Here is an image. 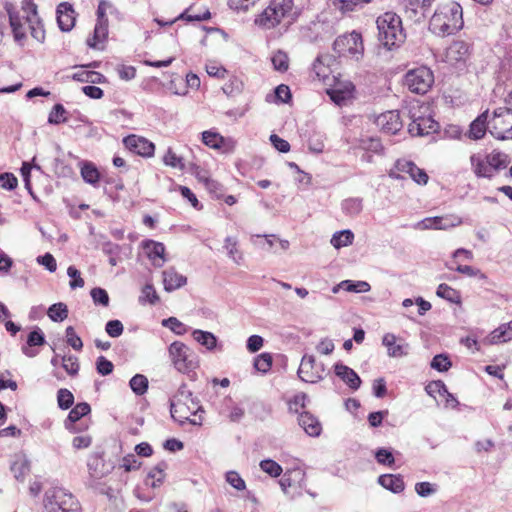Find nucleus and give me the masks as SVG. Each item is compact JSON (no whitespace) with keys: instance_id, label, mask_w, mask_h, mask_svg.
<instances>
[{"instance_id":"obj_1","label":"nucleus","mask_w":512,"mask_h":512,"mask_svg":"<svg viewBox=\"0 0 512 512\" xmlns=\"http://www.w3.org/2000/svg\"><path fill=\"white\" fill-rule=\"evenodd\" d=\"M4 9L16 42L22 44L26 39L28 30H30L31 36L38 42L44 41L45 30L37 12V5L33 0H23L20 9L14 4L6 2Z\"/></svg>"},{"instance_id":"obj_2","label":"nucleus","mask_w":512,"mask_h":512,"mask_svg":"<svg viewBox=\"0 0 512 512\" xmlns=\"http://www.w3.org/2000/svg\"><path fill=\"white\" fill-rule=\"evenodd\" d=\"M463 11L460 4L450 2L439 6L429 22L430 31L438 36L451 35L463 27Z\"/></svg>"},{"instance_id":"obj_3","label":"nucleus","mask_w":512,"mask_h":512,"mask_svg":"<svg viewBox=\"0 0 512 512\" xmlns=\"http://www.w3.org/2000/svg\"><path fill=\"white\" fill-rule=\"evenodd\" d=\"M198 411H202L201 406L193 398L192 392L187 389V386L182 384L170 401L172 418L180 424L189 422L192 425H201L202 418L200 416L198 419L191 418V416H196Z\"/></svg>"},{"instance_id":"obj_4","label":"nucleus","mask_w":512,"mask_h":512,"mask_svg":"<svg viewBox=\"0 0 512 512\" xmlns=\"http://www.w3.org/2000/svg\"><path fill=\"white\" fill-rule=\"evenodd\" d=\"M378 28V39L388 49L398 46L405 40L401 18L393 13L386 12L379 16L376 21Z\"/></svg>"},{"instance_id":"obj_5","label":"nucleus","mask_w":512,"mask_h":512,"mask_svg":"<svg viewBox=\"0 0 512 512\" xmlns=\"http://www.w3.org/2000/svg\"><path fill=\"white\" fill-rule=\"evenodd\" d=\"M408 114L411 120L408 132L412 136H425L438 131L439 124L430 115L428 105L413 103L409 106Z\"/></svg>"},{"instance_id":"obj_6","label":"nucleus","mask_w":512,"mask_h":512,"mask_svg":"<svg viewBox=\"0 0 512 512\" xmlns=\"http://www.w3.org/2000/svg\"><path fill=\"white\" fill-rule=\"evenodd\" d=\"M44 509L46 512H80L78 500L62 488H51L44 495Z\"/></svg>"},{"instance_id":"obj_7","label":"nucleus","mask_w":512,"mask_h":512,"mask_svg":"<svg viewBox=\"0 0 512 512\" xmlns=\"http://www.w3.org/2000/svg\"><path fill=\"white\" fill-rule=\"evenodd\" d=\"M168 354L173 367L180 373L188 374L199 366L198 355L183 342L171 343Z\"/></svg>"},{"instance_id":"obj_8","label":"nucleus","mask_w":512,"mask_h":512,"mask_svg":"<svg viewBox=\"0 0 512 512\" xmlns=\"http://www.w3.org/2000/svg\"><path fill=\"white\" fill-rule=\"evenodd\" d=\"M488 131L498 140L512 139V109L499 107L488 122Z\"/></svg>"},{"instance_id":"obj_9","label":"nucleus","mask_w":512,"mask_h":512,"mask_svg":"<svg viewBox=\"0 0 512 512\" xmlns=\"http://www.w3.org/2000/svg\"><path fill=\"white\" fill-rule=\"evenodd\" d=\"M433 83V72L426 66L409 70L404 78V84L411 92L416 94H425Z\"/></svg>"},{"instance_id":"obj_10","label":"nucleus","mask_w":512,"mask_h":512,"mask_svg":"<svg viewBox=\"0 0 512 512\" xmlns=\"http://www.w3.org/2000/svg\"><path fill=\"white\" fill-rule=\"evenodd\" d=\"M333 49L340 56H351L356 60L360 59L364 52L361 34L353 31L336 38Z\"/></svg>"},{"instance_id":"obj_11","label":"nucleus","mask_w":512,"mask_h":512,"mask_svg":"<svg viewBox=\"0 0 512 512\" xmlns=\"http://www.w3.org/2000/svg\"><path fill=\"white\" fill-rule=\"evenodd\" d=\"M325 367L322 363H317L313 355H304L302 357L298 376L307 383H316L324 378Z\"/></svg>"},{"instance_id":"obj_12","label":"nucleus","mask_w":512,"mask_h":512,"mask_svg":"<svg viewBox=\"0 0 512 512\" xmlns=\"http://www.w3.org/2000/svg\"><path fill=\"white\" fill-rule=\"evenodd\" d=\"M470 57V46L463 40L453 41L445 51L444 60L456 68L466 66Z\"/></svg>"},{"instance_id":"obj_13","label":"nucleus","mask_w":512,"mask_h":512,"mask_svg":"<svg viewBox=\"0 0 512 512\" xmlns=\"http://www.w3.org/2000/svg\"><path fill=\"white\" fill-rule=\"evenodd\" d=\"M462 223V220L454 215L447 216H436V217H427L421 221H419L415 228L419 230H428V229H436V230H447L456 226H459Z\"/></svg>"},{"instance_id":"obj_14","label":"nucleus","mask_w":512,"mask_h":512,"mask_svg":"<svg viewBox=\"0 0 512 512\" xmlns=\"http://www.w3.org/2000/svg\"><path fill=\"white\" fill-rule=\"evenodd\" d=\"M376 126L384 133L396 134L403 127L400 114L396 110L386 111L375 118Z\"/></svg>"},{"instance_id":"obj_15","label":"nucleus","mask_w":512,"mask_h":512,"mask_svg":"<svg viewBox=\"0 0 512 512\" xmlns=\"http://www.w3.org/2000/svg\"><path fill=\"white\" fill-rule=\"evenodd\" d=\"M382 345L386 347L389 357L401 358L409 354L410 345L393 333H386L382 337Z\"/></svg>"},{"instance_id":"obj_16","label":"nucleus","mask_w":512,"mask_h":512,"mask_svg":"<svg viewBox=\"0 0 512 512\" xmlns=\"http://www.w3.org/2000/svg\"><path fill=\"white\" fill-rule=\"evenodd\" d=\"M435 0H406L405 15L415 23L422 22Z\"/></svg>"},{"instance_id":"obj_17","label":"nucleus","mask_w":512,"mask_h":512,"mask_svg":"<svg viewBox=\"0 0 512 512\" xmlns=\"http://www.w3.org/2000/svg\"><path fill=\"white\" fill-rule=\"evenodd\" d=\"M395 169L398 172L409 175V177L419 185H426L428 182L429 177L427 173L423 169L416 166V164L412 161L399 159L395 163Z\"/></svg>"},{"instance_id":"obj_18","label":"nucleus","mask_w":512,"mask_h":512,"mask_svg":"<svg viewBox=\"0 0 512 512\" xmlns=\"http://www.w3.org/2000/svg\"><path fill=\"white\" fill-rule=\"evenodd\" d=\"M143 248L155 267H162L164 265L166 258L165 246L163 243L147 240L144 242Z\"/></svg>"},{"instance_id":"obj_19","label":"nucleus","mask_w":512,"mask_h":512,"mask_svg":"<svg viewBox=\"0 0 512 512\" xmlns=\"http://www.w3.org/2000/svg\"><path fill=\"white\" fill-rule=\"evenodd\" d=\"M57 22L62 31H70L75 24V11L68 2H62L57 7Z\"/></svg>"},{"instance_id":"obj_20","label":"nucleus","mask_w":512,"mask_h":512,"mask_svg":"<svg viewBox=\"0 0 512 512\" xmlns=\"http://www.w3.org/2000/svg\"><path fill=\"white\" fill-rule=\"evenodd\" d=\"M124 142L127 147L141 156L149 157L154 153V144L143 137L135 135L128 136L125 138Z\"/></svg>"},{"instance_id":"obj_21","label":"nucleus","mask_w":512,"mask_h":512,"mask_svg":"<svg viewBox=\"0 0 512 512\" xmlns=\"http://www.w3.org/2000/svg\"><path fill=\"white\" fill-rule=\"evenodd\" d=\"M282 20L283 18L280 16L278 10L273 7L272 2H270L268 7L255 19V23L264 29H271L278 25Z\"/></svg>"},{"instance_id":"obj_22","label":"nucleus","mask_w":512,"mask_h":512,"mask_svg":"<svg viewBox=\"0 0 512 512\" xmlns=\"http://www.w3.org/2000/svg\"><path fill=\"white\" fill-rule=\"evenodd\" d=\"M164 289L167 292L174 291L186 285L187 278L170 267L162 272Z\"/></svg>"},{"instance_id":"obj_23","label":"nucleus","mask_w":512,"mask_h":512,"mask_svg":"<svg viewBox=\"0 0 512 512\" xmlns=\"http://www.w3.org/2000/svg\"><path fill=\"white\" fill-rule=\"evenodd\" d=\"M333 80L335 83L333 87L328 90V94L335 103L340 104L351 96L354 85L350 81L342 83L335 76H333Z\"/></svg>"},{"instance_id":"obj_24","label":"nucleus","mask_w":512,"mask_h":512,"mask_svg":"<svg viewBox=\"0 0 512 512\" xmlns=\"http://www.w3.org/2000/svg\"><path fill=\"white\" fill-rule=\"evenodd\" d=\"M331 62H333L332 56L321 55L316 58L312 66V70L315 76L326 84H328L330 75L332 73V70L330 68Z\"/></svg>"},{"instance_id":"obj_25","label":"nucleus","mask_w":512,"mask_h":512,"mask_svg":"<svg viewBox=\"0 0 512 512\" xmlns=\"http://www.w3.org/2000/svg\"><path fill=\"white\" fill-rule=\"evenodd\" d=\"M91 408L90 405L86 402L78 403L68 414L67 419L65 420V428L72 433L80 431L75 423L80 420L83 416L90 413Z\"/></svg>"},{"instance_id":"obj_26","label":"nucleus","mask_w":512,"mask_h":512,"mask_svg":"<svg viewBox=\"0 0 512 512\" xmlns=\"http://www.w3.org/2000/svg\"><path fill=\"white\" fill-rule=\"evenodd\" d=\"M335 374L341 378L351 389H358L361 379L357 373L348 366L338 363L335 365Z\"/></svg>"},{"instance_id":"obj_27","label":"nucleus","mask_w":512,"mask_h":512,"mask_svg":"<svg viewBox=\"0 0 512 512\" xmlns=\"http://www.w3.org/2000/svg\"><path fill=\"white\" fill-rule=\"evenodd\" d=\"M470 162L474 174L479 178H492V168H490L486 156L480 154H473L470 157Z\"/></svg>"},{"instance_id":"obj_28","label":"nucleus","mask_w":512,"mask_h":512,"mask_svg":"<svg viewBox=\"0 0 512 512\" xmlns=\"http://www.w3.org/2000/svg\"><path fill=\"white\" fill-rule=\"evenodd\" d=\"M299 425L309 436H319L322 430L320 422L309 412H303L298 418Z\"/></svg>"},{"instance_id":"obj_29","label":"nucleus","mask_w":512,"mask_h":512,"mask_svg":"<svg viewBox=\"0 0 512 512\" xmlns=\"http://www.w3.org/2000/svg\"><path fill=\"white\" fill-rule=\"evenodd\" d=\"M45 343V337L43 332L38 328L32 331L27 338V344L22 347V352L30 358L35 357L38 351L35 350L34 346H41Z\"/></svg>"},{"instance_id":"obj_30","label":"nucleus","mask_w":512,"mask_h":512,"mask_svg":"<svg viewBox=\"0 0 512 512\" xmlns=\"http://www.w3.org/2000/svg\"><path fill=\"white\" fill-rule=\"evenodd\" d=\"M488 122V110H486L471 123L469 137L475 140L481 139L488 129Z\"/></svg>"},{"instance_id":"obj_31","label":"nucleus","mask_w":512,"mask_h":512,"mask_svg":"<svg viewBox=\"0 0 512 512\" xmlns=\"http://www.w3.org/2000/svg\"><path fill=\"white\" fill-rule=\"evenodd\" d=\"M378 483L393 493H400L404 490L405 484L400 475L385 474L378 478Z\"/></svg>"},{"instance_id":"obj_32","label":"nucleus","mask_w":512,"mask_h":512,"mask_svg":"<svg viewBox=\"0 0 512 512\" xmlns=\"http://www.w3.org/2000/svg\"><path fill=\"white\" fill-rule=\"evenodd\" d=\"M512 339V320L508 323L500 325L489 335L490 344H498L510 341Z\"/></svg>"},{"instance_id":"obj_33","label":"nucleus","mask_w":512,"mask_h":512,"mask_svg":"<svg viewBox=\"0 0 512 512\" xmlns=\"http://www.w3.org/2000/svg\"><path fill=\"white\" fill-rule=\"evenodd\" d=\"M192 337L197 343L208 350H213L217 346V338L211 332L196 329L192 332Z\"/></svg>"},{"instance_id":"obj_34","label":"nucleus","mask_w":512,"mask_h":512,"mask_svg":"<svg viewBox=\"0 0 512 512\" xmlns=\"http://www.w3.org/2000/svg\"><path fill=\"white\" fill-rule=\"evenodd\" d=\"M224 248L227 251L228 257L237 265L241 264L243 254L238 249V241L235 237L227 236L224 240Z\"/></svg>"},{"instance_id":"obj_35","label":"nucleus","mask_w":512,"mask_h":512,"mask_svg":"<svg viewBox=\"0 0 512 512\" xmlns=\"http://www.w3.org/2000/svg\"><path fill=\"white\" fill-rule=\"evenodd\" d=\"M354 234L351 230H342L333 234L330 243L336 248L347 247L353 243Z\"/></svg>"},{"instance_id":"obj_36","label":"nucleus","mask_w":512,"mask_h":512,"mask_svg":"<svg viewBox=\"0 0 512 512\" xmlns=\"http://www.w3.org/2000/svg\"><path fill=\"white\" fill-rule=\"evenodd\" d=\"M490 168H492L493 175L501 169H504L509 164L508 156L502 152H492L486 155Z\"/></svg>"},{"instance_id":"obj_37","label":"nucleus","mask_w":512,"mask_h":512,"mask_svg":"<svg viewBox=\"0 0 512 512\" xmlns=\"http://www.w3.org/2000/svg\"><path fill=\"white\" fill-rule=\"evenodd\" d=\"M81 176L86 183L96 185L100 179V173L96 166L91 162H83L81 166Z\"/></svg>"},{"instance_id":"obj_38","label":"nucleus","mask_w":512,"mask_h":512,"mask_svg":"<svg viewBox=\"0 0 512 512\" xmlns=\"http://www.w3.org/2000/svg\"><path fill=\"white\" fill-rule=\"evenodd\" d=\"M436 294L438 297L443 298L451 303H461L460 292L445 283H442L438 286Z\"/></svg>"},{"instance_id":"obj_39","label":"nucleus","mask_w":512,"mask_h":512,"mask_svg":"<svg viewBox=\"0 0 512 512\" xmlns=\"http://www.w3.org/2000/svg\"><path fill=\"white\" fill-rule=\"evenodd\" d=\"M108 35V21H97L94 28L93 40H88L87 43L90 47L96 48L99 43H102Z\"/></svg>"},{"instance_id":"obj_40","label":"nucleus","mask_w":512,"mask_h":512,"mask_svg":"<svg viewBox=\"0 0 512 512\" xmlns=\"http://www.w3.org/2000/svg\"><path fill=\"white\" fill-rule=\"evenodd\" d=\"M341 207L345 214L356 216L360 214L363 209V200L359 197L348 198L342 202Z\"/></svg>"},{"instance_id":"obj_41","label":"nucleus","mask_w":512,"mask_h":512,"mask_svg":"<svg viewBox=\"0 0 512 512\" xmlns=\"http://www.w3.org/2000/svg\"><path fill=\"white\" fill-rule=\"evenodd\" d=\"M72 78L79 82L103 83L105 78L102 74L95 71L80 70L73 74Z\"/></svg>"},{"instance_id":"obj_42","label":"nucleus","mask_w":512,"mask_h":512,"mask_svg":"<svg viewBox=\"0 0 512 512\" xmlns=\"http://www.w3.org/2000/svg\"><path fill=\"white\" fill-rule=\"evenodd\" d=\"M165 469H166L165 463L158 464L157 466L152 468L148 473V479H151L152 481H151V483H148V481L146 483L148 485H150L152 488L159 487L164 481Z\"/></svg>"},{"instance_id":"obj_43","label":"nucleus","mask_w":512,"mask_h":512,"mask_svg":"<svg viewBox=\"0 0 512 512\" xmlns=\"http://www.w3.org/2000/svg\"><path fill=\"white\" fill-rule=\"evenodd\" d=\"M330 7L339 11L341 14L355 11L360 7L358 0H330Z\"/></svg>"},{"instance_id":"obj_44","label":"nucleus","mask_w":512,"mask_h":512,"mask_svg":"<svg viewBox=\"0 0 512 512\" xmlns=\"http://www.w3.org/2000/svg\"><path fill=\"white\" fill-rule=\"evenodd\" d=\"M47 314L52 321H63L68 317V309L66 304L59 302L51 305Z\"/></svg>"},{"instance_id":"obj_45","label":"nucleus","mask_w":512,"mask_h":512,"mask_svg":"<svg viewBox=\"0 0 512 512\" xmlns=\"http://www.w3.org/2000/svg\"><path fill=\"white\" fill-rule=\"evenodd\" d=\"M202 141L206 146L213 149H220L225 143V139L220 134L212 131H204Z\"/></svg>"},{"instance_id":"obj_46","label":"nucleus","mask_w":512,"mask_h":512,"mask_svg":"<svg viewBox=\"0 0 512 512\" xmlns=\"http://www.w3.org/2000/svg\"><path fill=\"white\" fill-rule=\"evenodd\" d=\"M342 289L348 292L365 293L370 291L371 286L366 281L344 280L341 282Z\"/></svg>"},{"instance_id":"obj_47","label":"nucleus","mask_w":512,"mask_h":512,"mask_svg":"<svg viewBox=\"0 0 512 512\" xmlns=\"http://www.w3.org/2000/svg\"><path fill=\"white\" fill-rule=\"evenodd\" d=\"M130 387L137 395H143L148 388V380L144 375L136 374L130 380Z\"/></svg>"},{"instance_id":"obj_48","label":"nucleus","mask_w":512,"mask_h":512,"mask_svg":"<svg viewBox=\"0 0 512 512\" xmlns=\"http://www.w3.org/2000/svg\"><path fill=\"white\" fill-rule=\"evenodd\" d=\"M67 111L62 104H56L49 113L48 122L50 124H60L67 121Z\"/></svg>"},{"instance_id":"obj_49","label":"nucleus","mask_w":512,"mask_h":512,"mask_svg":"<svg viewBox=\"0 0 512 512\" xmlns=\"http://www.w3.org/2000/svg\"><path fill=\"white\" fill-rule=\"evenodd\" d=\"M273 7H275L280 16L286 19L292 15L294 3L293 0H272Z\"/></svg>"},{"instance_id":"obj_50","label":"nucleus","mask_w":512,"mask_h":512,"mask_svg":"<svg viewBox=\"0 0 512 512\" xmlns=\"http://www.w3.org/2000/svg\"><path fill=\"white\" fill-rule=\"evenodd\" d=\"M260 468L271 477H278L282 473V467L271 459H265L260 462Z\"/></svg>"},{"instance_id":"obj_51","label":"nucleus","mask_w":512,"mask_h":512,"mask_svg":"<svg viewBox=\"0 0 512 512\" xmlns=\"http://www.w3.org/2000/svg\"><path fill=\"white\" fill-rule=\"evenodd\" d=\"M360 147L364 150L374 153H380L383 150L380 139L374 137H364L360 140Z\"/></svg>"},{"instance_id":"obj_52","label":"nucleus","mask_w":512,"mask_h":512,"mask_svg":"<svg viewBox=\"0 0 512 512\" xmlns=\"http://www.w3.org/2000/svg\"><path fill=\"white\" fill-rule=\"evenodd\" d=\"M162 325L164 327L169 328L171 331H173L177 335H183L187 332V327L179 321L176 317H169L167 319H164L162 321Z\"/></svg>"},{"instance_id":"obj_53","label":"nucleus","mask_w":512,"mask_h":512,"mask_svg":"<svg viewBox=\"0 0 512 512\" xmlns=\"http://www.w3.org/2000/svg\"><path fill=\"white\" fill-rule=\"evenodd\" d=\"M62 367L64 370L71 376H75L79 371V362L76 356H63L62 357Z\"/></svg>"},{"instance_id":"obj_54","label":"nucleus","mask_w":512,"mask_h":512,"mask_svg":"<svg viewBox=\"0 0 512 512\" xmlns=\"http://www.w3.org/2000/svg\"><path fill=\"white\" fill-rule=\"evenodd\" d=\"M87 466L91 477L99 479L104 476L105 472L99 469L100 466H103V463L97 455L90 457Z\"/></svg>"},{"instance_id":"obj_55","label":"nucleus","mask_w":512,"mask_h":512,"mask_svg":"<svg viewBox=\"0 0 512 512\" xmlns=\"http://www.w3.org/2000/svg\"><path fill=\"white\" fill-rule=\"evenodd\" d=\"M272 366V357L268 353H262L255 358L254 367L257 371L266 373Z\"/></svg>"},{"instance_id":"obj_56","label":"nucleus","mask_w":512,"mask_h":512,"mask_svg":"<svg viewBox=\"0 0 512 512\" xmlns=\"http://www.w3.org/2000/svg\"><path fill=\"white\" fill-rule=\"evenodd\" d=\"M58 406L61 409H69L74 402V396L68 389H60L57 393Z\"/></svg>"},{"instance_id":"obj_57","label":"nucleus","mask_w":512,"mask_h":512,"mask_svg":"<svg viewBox=\"0 0 512 512\" xmlns=\"http://www.w3.org/2000/svg\"><path fill=\"white\" fill-rule=\"evenodd\" d=\"M272 63L274 68L277 71L284 72L287 71L289 67V58L286 53L282 51L276 52L272 57Z\"/></svg>"},{"instance_id":"obj_58","label":"nucleus","mask_w":512,"mask_h":512,"mask_svg":"<svg viewBox=\"0 0 512 512\" xmlns=\"http://www.w3.org/2000/svg\"><path fill=\"white\" fill-rule=\"evenodd\" d=\"M451 270H456L457 272L464 274L469 277H479L480 279H485L486 276L479 269L474 268L468 265H456V267L448 266Z\"/></svg>"},{"instance_id":"obj_59","label":"nucleus","mask_w":512,"mask_h":512,"mask_svg":"<svg viewBox=\"0 0 512 512\" xmlns=\"http://www.w3.org/2000/svg\"><path fill=\"white\" fill-rule=\"evenodd\" d=\"M66 342L77 351H80L83 347L81 338L76 334L75 329L72 326L66 328Z\"/></svg>"},{"instance_id":"obj_60","label":"nucleus","mask_w":512,"mask_h":512,"mask_svg":"<svg viewBox=\"0 0 512 512\" xmlns=\"http://www.w3.org/2000/svg\"><path fill=\"white\" fill-rule=\"evenodd\" d=\"M451 365V361L444 354L436 355L431 362V367L439 372L447 371Z\"/></svg>"},{"instance_id":"obj_61","label":"nucleus","mask_w":512,"mask_h":512,"mask_svg":"<svg viewBox=\"0 0 512 512\" xmlns=\"http://www.w3.org/2000/svg\"><path fill=\"white\" fill-rule=\"evenodd\" d=\"M163 161L167 166L173 168H184L183 159L176 155V153L172 149H168L163 157Z\"/></svg>"},{"instance_id":"obj_62","label":"nucleus","mask_w":512,"mask_h":512,"mask_svg":"<svg viewBox=\"0 0 512 512\" xmlns=\"http://www.w3.org/2000/svg\"><path fill=\"white\" fill-rule=\"evenodd\" d=\"M159 300V297L151 284H146L143 289L141 296L139 297L140 302H149L155 304Z\"/></svg>"},{"instance_id":"obj_63","label":"nucleus","mask_w":512,"mask_h":512,"mask_svg":"<svg viewBox=\"0 0 512 512\" xmlns=\"http://www.w3.org/2000/svg\"><path fill=\"white\" fill-rule=\"evenodd\" d=\"M124 330L123 324L119 320H110L106 323L105 331L113 338H117L122 335Z\"/></svg>"},{"instance_id":"obj_64","label":"nucleus","mask_w":512,"mask_h":512,"mask_svg":"<svg viewBox=\"0 0 512 512\" xmlns=\"http://www.w3.org/2000/svg\"><path fill=\"white\" fill-rule=\"evenodd\" d=\"M226 481L238 491H242L246 488L244 480L235 471H229L226 473Z\"/></svg>"}]
</instances>
